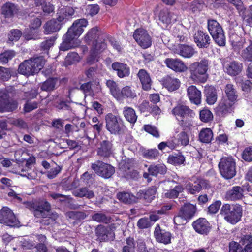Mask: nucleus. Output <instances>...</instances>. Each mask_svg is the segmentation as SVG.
Listing matches in <instances>:
<instances>
[{
	"label": "nucleus",
	"instance_id": "obj_1",
	"mask_svg": "<svg viewBox=\"0 0 252 252\" xmlns=\"http://www.w3.org/2000/svg\"><path fill=\"white\" fill-rule=\"evenodd\" d=\"M87 25L88 21L85 19L74 21L66 34L63 36V41L60 47V50L65 51L78 46L79 42L77 37L83 33L84 28L86 27Z\"/></svg>",
	"mask_w": 252,
	"mask_h": 252
},
{
	"label": "nucleus",
	"instance_id": "obj_2",
	"mask_svg": "<svg viewBox=\"0 0 252 252\" xmlns=\"http://www.w3.org/2000/svg\"><path fill=\"white\" fill-rule=\"evenodd\" d=\"M30 209L33 210V214L36 218L46 219L43 220L41 223L44 225L53 223L58 218L56 213H51V205L46 200L28 203Z\"/></svg>",
	"mask_w": 252,
	"mask_h": 252
},
{
	"label": "nucleus",
	"instance_id": "obj_3",
	"mask_svg": "<svg viewBox=\"0 0 252 252\" xmlns=\"http://www.w3.org/2000/svg\"><path fill=\"white\" fill-rule=\"evenodd\" d=\"M209 61L203 59L191 63L189 66L190 78L195 83H205L208 79Z\"/></svg>",
	"mask_w": 252,
	"mask_h": 252
},
{
	"label": "nucleus",
	"instance_id": "obj_4",
	"mask_svg": "<svg viewBox=\"0 0 252 252\" xmlns=\"http://www.w3.org/2000/svg\"><path fill=\"white\" fill-rule=\"evenodd\" d=\"M220 214L227 222L235 225L241 220L243 209L238 204L226 203L222 206Z\"/></svg>",
	"mask_w": 252,
	"mask_h": 252
},
{
	"label": "nucleus",
	"instance_id": "obj_5",
	"mask_svg": "<svg viewBox=\"0 0 252 252\" xmlns=\"http://www.w3.org/2000/svg\"><path fill=\"white\" fill-rule=\"evenodd\" d=\"M45 60L42 57L31 58L21 63L19 65L18 72L24 75L37 73L43 67Z\"/></svg>",
	"mask_w": 252,
	"mask_h": 252
},
{
	"label": "nucleus",
	"instance_id": "obj_6",
	"mask_svg": "<svg viewBox=\"0 0 252 252\" xmlns=\"http://www.w3.org/2000/svg\"><path fill=\"white\" fill-rule=\"evenodd\" d=\"M224 91L227 99H222L218 106V110L222 113L227 112L237 101L238 97L236 88L232 84H227L225 86Z\"/></svg>",
	"mask_w": 252,
	"mask_h": 252
},
{
	"label": "nucleus",
	"instance_id": "obj_7",
	"mask_svg": "<svg viewBox=\"0 0 252 252\" xmlns=\"http://www.w3.org/2000/svg\"><path fill=\"white\" fill-rule=\"evenodd\" d=\"M172 113L182 126L188 127L191 125L192 118L194 113L188 106L178 105L173 109Z\"/></svg>",
	"mask_w": 252,
	"mask_h": 252
},
{
	"label": "nucleus",
	"instance_id": "obj_8",
	"mask_svg": "<svg viewBox=\"0 0 252 252\" xmlns=\"http://www.w3.org/2000/svg\"><path fill=\"white\" fill-rule=\"evenodd\" d=\"M207 29L215 42L220 46L225 45V36L220 25L215 20L208 19Z\"/></svg>",
	"mask_w": 252,
	"mask_h": 252
},
{
	"label": "nucleus",
	"instance_id": "obj_9",
	"mask_svg": "<svg viewBox=\"0 0 252 252\" xmlns=\"http://www.w3.org/2000/svg\"><path fill=\"white\" fill-rule=\"evenodd\" d=\"M219 167L221 175L226 179H230L236 175V162L232 157L222 158Z\"/></svg>",
	"mask_w": 252,
	"mask_h": 252
},
{
	"label": "nucleus",
	"instance_id": "obj_10",
	"mask_svg": "<svg viewBox=\"0 0 252 252\" xmlns=\"http://www.w3.org/2000/svg\"><path fill=\"white\" fill-rule=\"evenodd\" d=\"M106 127L111 134H117L123 132L125 126L122 121L112 113H108L105 116Z\"/></svg>",
	"mask_w": 252,
	"mask_h": 252
},
{
	"label": "nucleus",
	"instance_id": "obj_11",
	"mask_svg": "<svg viewBox=\"0 0 252 252\" xmlns=\"http://www.w3.org/2000/svg\"><path fill=\"white\" fill-rule=\"evenodd\" d=\"M91 168L96 174L106 179L111 177L115 172V169L112 166L100 160L92 163Z\"/></svg>",
	"mask_w": 252,
	"mask_h": 252
},
{
	"label": "nucleus",
	"instance_id": "obj_12",
	"mask_svg": "<svg viewBox=\"0 0 252 252\" xmlns=\"http://www.w3.org/2000/svg\"><path fill=\"white\" fill-rule=\"evenodd\" d=\"M0 222L11 227H19L20 225V222L12 211L6 207H3L1 210Z\"/></svg>",
	"mask_w": 252,
	"mask_h": 252
},
{
	"label": "nucleus",
	"instance_id": "obj_13",
	"mask_svg": "<svg viewBox=\"0 0 252 252\" xmlns=\"http://www.w3.org/2000/svg\"><path fill=\"white\" fill-rule=\"evenodd\" d=\"M138 44L144 49H146L152 44V39L147 32L143 29L136 30L133 35Z\"/></svg>",
	"mask_w": 252,
	"mask_h": 252
},
{
	"label": "nucleus",
	"instance_id": "obj_14",
	"mask_svg": "<svg viewBox=\"0 0 252 252\" xmlns=\"http://www.w3.org/2000/svg\"><path fill=\"white\" fill-rule=\"evenodd\" d=\"M8 97L5 91H0V112H11L17 109V102Z\"/></svg>",
	"mask_w": 252,
	"mask_h": 252
},
{
	"label": "nucleus",
	"instance_id": "obj_15",
	"mask_svg": "<svg viewBox=\"0 0 252 252\" xmlns=\"http://www.w3.org/2000/svg\"><path fill=\"white\" fill-rule=\"evenodd\" d=\"M208 185L207 180L203 179H197L193 183L189 182L185 186L187 191L191 194H194L199 192L203 188H206Z\"/></svg>",
	"mask_w": 252,
	"mask_h": 252
},
{
	"label": "nucleus",
	"instance_id": "obj_16",
	"mask_svg": "<svg viewBox=\"0 0 252 252\" xmlns=\"http://www.w3.org/2000/svg\"><path fill=\"white\" fill-rule=\"evenodd\" d=\"M223 68L225 72L231 76L239 74L243 69L242 63L235 61H225L223 63Z\"/></svg>",
	"mask_w": 252,
	"mask_h": 252
},
{
	"label": "nucleus",
	"instance_id": "obj_17",
	"mask_svg": "<svg viewBox=\"0 0 252 252\" xmlns=\"http://www.w3.org/2000/svg\"><path fill=\"white\" fill-rule=\"evenodd\" d=\"M164 63L168 68L176 72H183L188 69L185 63L179 59L167 58Z\"/></svg>",
	"mask_w": 252,
	"mask_h": 252
},
{
	"label": "nucleus",
	"instance_id": "obj_18",
	"mask_svg": "<svg viewBox=\"0 0 252 252\" xmlns=\"http://www.w3.org/2000/svg\"><path fill=\"white\" fill-rule=\"evenodd\" d=\"M244 189L240 186H234L228 190L225 195L227 201H235L242 199L244 197Z\"/></svg>",
	"mask_w": 252,
	"mask_h": 252
},
{
	"label": "nucleus",
	"instance_id": "obj_19",
	"mask_svg": "<svg viewBox=\"0 0 252 252\" xmlns=\"http://www.w3.org/2000/svg\"><path fill=\"white\" fill-rule=\"evenodd\" d=\"M194 41L199 48H206L210 45L211 38L206 33L198 31L194 35Z\"/></svg>",
	"mask_w": 252,
	"mask_h": 252
},
{
	"label": "nucleus",
	"instance_id": "obj_20",
	"mask_svg": "<svg viewBox=\"0 0 252 252\" xmlns=\"http://www.w3.org/2000/svg\"><path fill=\"white\" fill-rule=\"evenodd\" d=\"M154 236L156 240L164 244H168L171 243V234L167 231L162 230L159 224H157L155 231Z\"/></svg>",
	"mask_w": 252,
	"mask_h": 252
},
{
	"label": "nucleus",
	"instance_id": "obj_21",
	"mask_svg": "<svg viewBox=\"0 0 252 252\" xmlns=\"http://www.w3.org/2000/svg\"><path fill=\"white\" fill-rule=\"evenodd\" d=\"M137 76L142 85V89L145 91L150 90L151 89L152 81L149 73L146 70L141 69Z\"/></svg>",
	"mask_w": 252,
	"mask_h": 252
},
{
	"label": "nucleus",
	"instance_id": "obj_22",
	"mask_svg": "<svg viewBox=\"0 0 252 252\" xmlns=\"http://www.w3.org/2000/svg\"><path fill=\"white\" fill-rule=\"evenodd\" d=\"M187 95L190 101L198 105L201 102V93L195 86L191 85L187 89Z\"/></svg>",
	"mask_w": 252,
	"mask_h": 252
},
{
	"label": "nucleus",
	"instance_id": "obj_23",
	"mask_svg": "<svg viewBox=\"0 0 252 252\" xmlns=\"http://www.w3.org/2000/svg\"><path fill=\"white\" fill-rule=\"evenodd\" d=\"M175 53L183 58H190L196 53V51L191 46L179 44L176 48Z\"/></svg>",
	"mask_w": 252,
	"mask_h": 252
},
{
	"label": "nucleus",
	"instance_id": "obj_24",
	"mask_svg": "<svg viewBox=\"0 0 252 252\" xmlns=\"http://www.w3.org/2000/svg\"><path fill=\"white\" fill-rule=\"evenodd\" d=\"M113 153V145L112 143L107 140H103L100 142V147L97 150V154L103 157L108 158Z\"/></svg>",
	"mask_w": 252,
	"mask_h": 252
},
{
	"label": "nucleus",
	"instance_id": "obj_25",
	"mask_svg": "<svg viewBox=\"0 0 252 252\" xmlns=\"http://www.w3.org/2000/svg\"><path fill=\"white\" fill-rule=\"evenodd\" d=\"M193 226L195 230L202 234L207 233L210 229V224L204 218H200L194 221Z\"/></svg>",
	"mask_w": 252,
	"mask_h": 252
},
{
	"label": "nucleus",
	"instance_id": "obj_26",
	"mask_svg": "<svg viewBox=\"0 0 252 252\" xmlns=\"http://www.w3.org/2000/svg\"><path fill=\"white\" fill-rule=\"evenodd\" d=\"M112 68L117 71V75L121 78L128 76L130 74L129 67L125 63L114 62L112 64Z\"/></svg>",
	"mask_w": 252,
	"mask_h": 252
},
{
	"label": "nucleus",
	"instance_id": "obj_27",
	"mask_svg": "<svg viewBox=\"0 0 252 252\" xmlns=\"http://www.w3.org/2000/svg\"><path fill=\"white\" fill-rule=\"evenodd\" d=\"M1 14L5 18H11L18 11L17 6L14 4L7 2L1 6Z\"/></svg>",
	"mask_w": 252,
	"mask_h": 252
},
{
	"label": "nucleus",
	"instance_id": "obj_28",
	"mask_svg": "<svg viewBox=\"0 0 252 252\" xmlns=\"http://www.w3.org/2000/svg\"><path fill=\"white\" fill-rule=\"evenodd\" d=\"M157 192V188L155 186H152L149 188L146 191H139L137 194V197L140 199H144L147 202L152 201L155 197Z\"/></svg>",
	"mask_w": 252,
	"mask_h": 252
},
{
	"label": "nucleus",
	"instance_id": "obj_29",
	"mask_svg": "<svg viewBox=\"0 0 252 252\" xmlns=\"http://www.w3.org/2000/svg\"><path fill=\"white\" fill-rule=\"evenodd\" d=\"M163 85L169 91H173L179 88L180 82L177 78L167 76L163 79Z\"/></svg>",
	"mask_w": 252,
	"mask_h": 252
},
{
	"label": "nucleus",
	"instance_id": "obj_30",
	"mask_svg": "<svg viewBox=\"0 0 252 252\" xmlns=\"http://www.w3.org/2000/svg\"><path fill=\"white\" fill-rule=\"evenodd\" d=\"M120 99L122 98L133 99L137 97V94L133 87L126 86L123 87L120 92Z\"/></svg>",
	"mask_w": 252,
	"mask_h": 252
},
{
	"label": "nucleus",
	"instance_id": "obj_31",
	"mask_svg": "<svg viewBox=\"0 0 252 252\" xmlns=\"http://www.w3.org/2000/svg\"><path fill=\"white\" fill-rule=\"evenodd\" d=\"M205 94L206 97V102L209 105L214 104L217 100L216 90L212 86L206 87Z\"/></svg>",
	"mask_w": 252,
	"mask_h": 252
},
{
	"label": "nucleus",
	"instance_id": "obj_32",
	"mask_svg": "<svg viewBox=\"0 0 252 252\" xmlns=\"http://www.w3.org/2000/svg\"><path fill=\"white\" fill-rule=\"evenodd\" d=\"M196 207L194 205L186 203L181 207L179 212L183 214V217L190 219L194 215Z\"/></svg>",
	"mask_w": 252,
	"mask_h": 252
},
{
	"label": "nucleus",
	"instance_id": "obj_33",
	"mask_svg": "<svg viewBox=\"0 0 252 252\" xmlns=\"http://www.w3.org/2000/svg\"><path fill=\"white\" fill-rule=\"evenodd\" d=\"M72 194L76 197L81 198L86 197L88 199H91L94 197V192L85 187L73 190Z\"/></svg>",
	"mask_w": 252,
	"mask_h": 252
},
{
	"label": "nucleus",
	"instance_id": "obj_34",
	"mask_svg": "<svg viewBox=\"0 0 252 252\" xmlns=\"http://www.w3.org/2000/svg\"><path fill=\"white\" fill-rule=\"evenodd\" d=\"M59 22L55 20L48 21L44 26L45 33L51 34L58 31L61 28V25Z\"/></svg>",
	"mask_w": 252,
	"mask_h": 252
},
{
	"label": "nucleus",
	"instance_id": "obj_35",
	"mask_svg": "<svg viewBox=\"0 0 252 252\" xmlns=\"http://www.w3.org/2000/svg\"><path fill=\"white\" fill-rule=\"evenodd\" d=\"M106 48V44L105 42L98 39L97 41L92 43V47L91 50V56L94 58L97 54L102 52Z\"/></svg>",
	"mask_w": 252,
	"mask_h": 252
},
{
	"label": "nucleus",
	"instance_id": "obj_36",
	"mask_svg": "<svg viewBox=\"0 0 252 252\" xmlns=\"http://www.w3.org/2000/svg\"><path fill=\"white\" fill-rule=\"evenodd\" d=\"M213 134L211 129L206 128L202 129L199 134V140L204 143H209L212 140Z\"/></svg>",
	"mask_w": 252,
	"mask_h": 252
},
{
	"label": "nucleus",
	"instance_id": "obj_37",
	"mask_svg": "<svg viewBox=\"0 0 252 252\" xmlns=\"http://www.w3.org/2000/svg\"><path fill=\"white\" fill-rule=\"evenodd\" d=\"M149 174L157 176L158 174H164L166 172V167L164 164L152 165L148 168Z\"/></svg>",
	"mask_w": 252,
	"mask_h": 252
},
{
	"label": "nucleus",
	"instance_id": "obj_38",
	"mask_svg": "<svg viewBox=\"0 0 252 252\" xmlns=\"http://www.w3.org/2000/svg\"><path fill=\"white\" fill-rule=\"evenodd\" d=\"M99 33L100 32L98 31L97 28H93L88 32L85 37V40L89 44L91 42L93 43L99 39Z\"/></svg>",
	"mask_w": 252,
	"mask_h": 252
},
{
	"label": "nucleus",
	"instance_id": "obj_39",
	"mask_svg": "<svg viewBox=\"0 0 252 252\" xmlns=\"http://www.w3.org/2000/svg\"><path fill=\"white\" fill-rule=\"evenodd\" d=\"M123 114L126 119L131 124H134L137 119L135 110L129 107L124 108Z\"/></svg>",
	"mask_w": 252,
	"mask_h": 252
},
{
	"label": "nucleus",
	"instance_id": "obj_40",
	"mask_svg": "<svg viewBox=\"0 0 252 252\" xmlns=\"http://www.w3.org/2000/svg\"><path fill=\"white\" fill-rule=\"evenodd\" d=\"M74 11L70 7H63L60 9L57 14L58 16L57 18L59 22H62L67 16H72L74 14Z\"/></svg>",
	"mask_w": 252,
	"mask_h": 252
},
{
	"label": "nucleus",
	"instance_id": "obj_41",
	"mask_svg": "<svg viewBox=\"0 0 252 252\" xmlns=\"http://www.w3.org/2000/svg\"><path fill=\"white\" fill-rule=\"evenodd\" d=\"M106 85L109 89L111 94L117 99H120V90L116 82L112 80H108Z\"/></svg>",
	"mask_w": 252,
	"mask_h": 252
},
{
	"label": "nucleus",
	"instance_id": "obj_42",
	"mask_svg": "<svg viewBox=\"0 0 252 252\" xmlns=\"http://www.w3.org/2000/svg\"><path fill=\"white\" fill-rule=\"evenodd\" d=\"M117 196L119 200L125 203L130 204L136 202V200L135 196L128 192H119Z\"/></svg>",
	"mask_w": 252,
	"mask_h": 252
},
{
	"label": "nucleus",
	"instance_id": "obj_43",
	"mask_svg": "<svg viewBox=\"0 0 252 252\" xmlns=\"http://www.w3.org/2000/svg\"><path fill=\"white\" fill-rule=\"evenodd\" d=\"M184 190V188L182 185L176 186L173 189L167 191L165 193V196L168 198H177L179 194L181 193Z\"/></svg>",
	"mask_w": 252,
	"mask_h": 252
},
{
	"label": "nucleus",
	"instance_id": "obj_44",
	"mask_svg": "<svg viewBox=\"0 0 252 252\" xmlns=\"http://www.w3.org/2000/svg\"><path fill=\"white\" fill-rule=\"evenodd\" d=\"M58 79L56 78H51L47 79L42 85L41 89L45 91H51L55 89Z\"/></svg>",
	"mask_w": 252,
	"mask_h": 252
},
{
	"label": "nucleus",
	"instance_id": "obj_45",
	"mask_svg": "<svg viewBox=\"0 0 252 252\" xmlns=\"http://www.w3.org/2000/svg\"><path fill=\"white\" fill-rule=\"evenodd\" d=\"M132 165V159L125 158L120 163L119 168L121 171L126 172L125 175L128 176L129 172L127 171L130 170Z\"/></svg>",
	"mask_w": 252,
	"mask_h": 252
},
{
	"label": "nucleus",
	"instance_id": "obj_46",
	"mask_svg": "<svg viewBox=\"0 0 252 252\" xmlns=\"http://www.w3.org/2000/svg\"><path fill=\"white\" fill-rule=\"evenodd\" d=\"M185 160V157L181 154L169 156L168 158V162L174 165L183 164Z\"/></svg>",
	"mask_w": 252,
	"mask_h": 252
},
{
	"label": "nucleus",
	"instance_id": "obj_47",
	"mask_svg": "<svg viewBox=\"0 0 252 252\" xmlns=\"http://www.w3.org/2000/svg\"><path fill=\"white\" fill-rule=\"evenodd\" d=\"M92 219L98 222L108 223L110 222V218L103 213L97 212L92 216Z\"/></svg>",
	"mask_w": 252,
	"mask_h": 252
},
{
	"label": "nucleus",
	"instance_id": "obj_48",
	"mask_svg": "<svg viewBox=\"0 0 252 252\" xmlns=\"http://www.w3.org/2000/svg\"><path fill=\"white\" fill-rule=\"evenodd\" d=\"M20 154H21L22 156L21 159L20 160H26V165L28 167H29L35 161V159L34 157H29L28 158H27L26 156H28L27 152L24 151L22 150L17 151L15 154V156Z\"/></svg>",
	"mask_w": 252,
	"mask_h": 252
},
{
	"label": "nucleus",
	"instance_id": "obj_49",
	"mask_svg": "<svg viewBox=\"0 0 252 252\" xmlns=\"http://www.w3.org/2000/svg\"><path fill=\"white\" fill-rule=\"evenodd\" d=\"M55 40V37H51L42 42L40 46L41 50L47 52L49 49L53 46Z\"/></svg>",
	"mask_w": 252,
	"mask_h": 252
},
{
	"label": "nucleus",
	"instance_id": "obj_50",
	"mask_svg": "<svg viewBox=\"0 0 252 252\" xmlns=\"http://www.w3.org/2000/svg\"><path fill=\"white\" fill-rule=\"evenodd\" d=\"M243 243L245 245L244 252H252V236L245 235L243 238Z\"/></svg>",
	"mask_w": 252,
	"mask_h": 252
},
{
	"label": "nucleus",
	"instance_id": "obj_51",
	"mask_svg": "<svg viewBox=\"0 0 252 252\" xmlns=\"http://www.w3.org/2000/svg\"><path fill=\"white\" fill-rule=\"evenodd\" d=\"M200 120L204 122H208L213 120L212 113L208 109H203L200 112Z\"/></svg>",
	"mask_w": 252,
	"mask_h": 252
},
{
	"label": "nucleus",
	"instance_id": "obj_52",
	"mask_svg": "<svg viewBox=\"0 0 252 252\" xmlns=\"http://www.w3.org/2000/svg\"><path fill=\"white\" fill-rule=\"evenodd\" d=\"M15 55L13 51H7L0 54V62L2 64L6 63L9 60H11Z\"/></svg>",
	"mask_w": 252,
	"mask_h": 252
},
{
	"label": "nucleus",
	"instance_id": "obj_53",
	"mask_svg": "<svg viewBox=\"0 0 252 252\" xmlns=\"http://www.w3.org/2000/svg\"><path fill=\"white\" fill-rule=\"evenodd\" d=\"M241 56L245 61L252 62V44H250L242 51Z\"/></svg>",
	"mask_w": 252,
	"mask_h": 252
},
{
	"label": "nucleus",
	"instance_id": "obj_54",
	"mask_svg": "<svg viewBox=\"0 0 252 252\" xmlns=\"http://www.w3.org/2000/svg\"><path fill=\"white\" fill-rule=\"evenodd\" d=\"M122 252H135V244L133 238L127 239L126 245L124 246Z\"/></svg>",
	"mask_w": 252,
	"mask_h": 252
},
{
	"label": "nucleus",
	"instance_id": "obj_55",
	"mask_svg": "<svg viewBox=\"0 0 252 252\" xmlns=\"http://www.w3.org/2000/svg\"><path fill=\"white\" fill-rule=\"evenodd\" d=\"M159 155V152L156 149L145 150L143 153V157L147 159H155Z\"/></svg>",
	"mask_w": 252,
	"mask_h": 252
},
{
	"label": "nucleus",
	"instance_id": "obj_56",
	"mask_svg": "<svg viewBox=\"0 0 252 252\" xmlns=\"http://www.w3.org/2000/svg\"><path fill=\"white\" fill-rule=\"evenodd\" d=\"M79 56L77 53L72 52L69 53L66 57L65 63L66 65H70L79 61Z\"/></svg>",
	"mask_w": 252,
	"mask_h": 252
},
{
	"label": "nucleus",
	"instance_id": "obj_57",
	"mask_svg": "<svg viewBox=\"0 0 252 252\" xmlns=\"http://www.w3.org/2000/svg\"><path fill=\"white\" fill-rule=\"evenodd\" d=\"M204 7V4L202 0H196L193 1L190 6V10L194 13L201 10Z\"/></svg>",
	"mask_w": 252,
	"mask_h": 252
},
{
	"label": "nucleus",
	"instance_id": "obj_58",
	"mask_svg": "<svg viewBox=\"0 0 252 252\" xmlns=\"http://www.w3.org/2000/svg\"><path fill=\"white\" fill-rule=\"evenodd\" d=\"M11 76V72L9 68L0 66V80L6 81Z\"/></svg>",
	"mask_w": 252,
	"mask_h": 252
},
{
	"label": "nucleus",
	"instance_id": "obj_59",
	"mask_svg": "<svg viewBox=\"0 0 252 252\" xmlns=\"http://www.w3.org/2000/svg\"><path fill=\"white\" fill-rule=\"evenodd\" d=\"M38 106L37 102L27 101L24 106L23 110L25 113H29L37 108Z\"/></svg>",
	"mask_w": 252,
	"mask_h": 252
},
{
	"label": "nucleus",
	"instance_id": "obj_60",
	"mask_svg": "<svg viewBox=\"0 0 252 252\" xmlns=\"http://www.w3.org/2000/svg\"><path fill=\"white\" fill-rule=\"evenodd\" d=\"M159 20L163 24L168 25L170 23L169 12L167 10L160 11L159 15Z\"/></svg>",
	"mask_w": 252,
	"mask_h": 252
},
{
	"label": "nucleus",
	"instance_id": "obj_61",
	"mask_svg": "<svg viewBox=\"0 0 252 252\" xmlns=\"http://www.w3.org/2000/svg\"><path fill=\"white\" fill-rule=\"evenodd\" d=\"M99 11V7L97 4L89 5L86 8V14L92 16L96 15Z\"/></svg>",
	"mask_w": 252,
	"mask_h": 252
},
{
	"label": "nucleus",
	"instance_id": "obj_62",
	"mask_svg": "<svg viewBox=\"0 0 252 252\" xmlns=\"http://www.w3.org/2000/svg\"><path fill=\"white\" fill-rule=\"evenodd\" d=\"M137 225L139 229H145L150 227L151 224L148 218H143L138 220Z\"/></svg>",
	"mask_w": 252,
	"mask_h": 252
},
{
	"label": "nucleus",
	"instance_id": "obj_63",
	"mask_svg": "<svg viewBox=\"0 0 252 252\" xmlns=\"http://www.w3.org/2000/svg\"><path fill=\"white\" fill-rule=\"evenodd\" d=\"M229 252H244L242 247L236 242H231L229 244Z\"/></svg>",
	"mask_w": 252,
	"mask_h": 252
},
{
	"label": "nucleus",
	"instance_id": "obj_64",
	"mask_svg": "<svg viewBox=\"0 0 252 252\" xmlns=\"http://www.w3.org/2000/svg\"><path fill=\"white\" fill-rule=\"evenodd\" d=\"M243 158L247 161H252V147L246 148L243 151Z\"/></svg>",
	"mask_w": 252,
	"mask_h": 252
}]
</instances>
